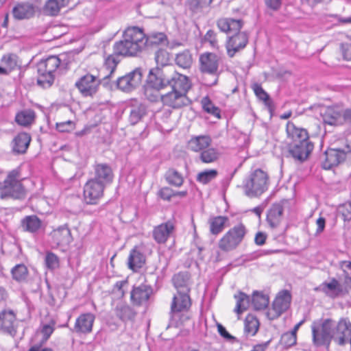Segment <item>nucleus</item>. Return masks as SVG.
<instances>
[{
  "mask_svg": "<svg viewBox=\"0 0 351 351\" xmlns=\"http://www.w3.org/2000/svg\"><path fill=\"white\" fill-rule=\"evenodd\" d=\"M32 137L27 132L19 133L12 141V151L14 154H24L29 146Z\"/></svg>",
  "mask_w": 351,
  "mask_h": 351,
  "instance_id": "obj_25",
  "label": "nucleus"
},
{
  "mask_svg": "<svg viewBox=\"0 0 351 351\" xmlns=\"http://www.w3.org/2000/svg\"><path fill=\"white\" fill-rule=\"evenodd\" d=\"M219 157V152L214 148L205 149L199 154V159L204 163L214 162Z\"/></svg>",
  "mask_w": 351,
  "mask_h": 351,
  "instance_id": "obj_45",
  "label": "nucleus"
},
{
  "mask_svg": "<svg viewBox=\"0 0 351 351\" xmlns=\"http://www.w3.org/2000/svg\"><path fill=\"white\" fill-rule=\"evenodd\" d=\"M91 178L107 186L113 180V172L111 167L106 163L95 165L94 166V175Z\"/></svg>",
  "mask_w": 351,
  "mask_h": 351,
  "instance_id": "obj_23",
  "label": "nucleus"
},
{
  "mask_svg": "<svg viewBox=\"0 0 351 351\" xmlns=\"http://www.w3.org/2000/svg\"><path fill=\"white\" fill-rule=\"evenodd\" d=\"M337 215L344 221L351 220V202H346L338 207Z\"/></svg>",
  "mask_w": 351,
  "mask_h": 351,
  "instance_id": "obj_50",
  "label": "nucleus"
},
{
  "mask_svg": "<svg viewBox=\"0 0 351 351\" xmlns=\"http://www.w3.org/2000/svg\"><path fill=\"white\" fill-rule=\"evenodd\" d=\"M75 128V123L71 121L56 123V130L60 132H69Z\"/></svg>",
  "mask_w": 351,
  "mask_h": 351,
  "instance_id": "obj_56",
  "label": "nucleus"
},
{
  "mask_svg": "<svg viewBox=\"0 0 351 351\" xmlns=\"http://www.w3.org/2000/svg\"><path fill=\"white\" fill-rule=\"evenodd\" d=\"M247 230L243 223H239L230 228L219 241V247L223 252L235 250L243 241Z\"/></svg>",
  "mask_w": 351,
  "mask_h": 351,
  "instance_id": "obj_10",
  "label": "nucleus"
},
{
  "mask_svg": "<svg viewBox=\"0 0 351 351\" xmlns=\"http://www.w3.org/2000/svg\"><path fill=\"white\" fill-rule=\"evenodd\" d=\"M36 112L32 109H25L16 113L15 121L19 125L29 127L34 123Z\"/></svg>",
  "mask_w": 351,
  "mask_h": 351,
  "instance_id": "obj_36",
  "label": "nucleus"
},
{
  "mask_svg": "<svg viewBox=\"0 0 351 351\" xmlns=\"http://www.w3.org/2000/svg\"><path fill=\"white\" fill-rule=\"evenodd\" d=\"M175 61L178 66L182 69H189L193 64L192 54L189 50L185 49L176 55Z\"/></svg>",
  "mask_w": 351,
  "mask_h": 351,
  "instance_id": "obj_42",
  "label": "nucleus"
},
{
  "mask_svg": "<svg viewBox=\"0 0 351 351\" xmlns=\"http://www.w3.org/2000/svg\"><path fill=\"white\" fill-rule=\"evenodd\" d=\"M217 326L219 334L225 339L232 343L238 341L237 338L230 335L223 325L217 324Z\"/></svg>",
  "mask_w": 351,
  "mask_h": 351,
  "instance_id": "obj_57",
  "label": "nucleus"
},
{
  "mask_svg": "<svg viewBox=\"0 0 351 351\" xmlns=\"http://www.w3.org/2000/svg\"><path fill=\"white\" fill-rule=\"evenodd\" d=\"M45 263L47 268L49 270H55L60 267V259L59 257L51 252H47L45 258Z\"/></svg>",
  "mask_w": 351,
  "mask_h": 351,
  "instance_id": "obj_48",
  "label": "nucleus"
},
{
  "mask_svg": "<svg viewBox=\"0 0 351 351\" xmlns=\"http://www.w3.org/2000/svg\"><path fill=\"white\" fill-rule=\"evenodd\" d=\"M202 105L204 110L217 118H220L221 110L215 106L208 97H205L202 99Z\"/></svg>",
  "mask_w": 351,
  "mask_h": 351,
  "instance_id": "obj_47",
  "label": "nucleus"
},
{
  "mask_svg": "<svg viewBox=\"0 0 351 351\" xmlns=\"http://www.w3.org/2000/svg\"><path fill=\"white\" fill-rule=\"evenodd\" d=\"M297 343V335H293L290 332H285L282 335L280 343L285 348H289Z\"/></svg>",
  "mask_w": 351,
  "mask_h": 351,
  "instance_id": "obj_49",
  "label": "nucleus"
},
{
  "mask_svg": "<svg viewBox=\"0 0 351 351\" xmlns=\"http://www.w3.org/2000/svg\"><path fill=\"white\" fill-rule=\"evenodd\" d=\"M216 36L217 34L213 29H209L204 37V41L209 43L212 48H218V42Z\"/></svg>",
  "mask_w": 351,
  "mask_h": 351,
  "instance_id": "obj_55",
  "label": "nucleus"
},
{
  "mask_svg": "<svg viewBox=\"0 0 351 351\" xmlns=\"http://www.w3.org/2000/svg\"><path fill=\"white\" fill-rule=\"evenodd\" d=\"M234 298L237 300L234 311L238 315L246 311L252 303V299L250 298V296L242 291H239L237 294H235Z\"/></svg>",
  "mask_w": 351,
  "mask_h": 351,
  "instance_id": "obj_40",
  "label": "nucleus"
},
{
  "mask_svg": "<svg viewBox=\"0 0 351 351\" xmlns=\"http://www.w3.org/2000/svg\"><path fill=\"white\" fill-rule=\"evenodd\" d=\"M172 84L174 88L184 87L186 75L177 73L172 66H156L149 69L143 89L147 98L154 101L157 97L152 95V90L158 92Z\"/></svg>",
  "mask_w": 351,
  "mask_h": 351,
  "instance_id": "obj_2",
  "label": "nucleus"
},
{
  "mask_svg": "<svg viewBox=\"0 0 351 351\" xmlns=\"http://www.w3.org/2000/svg\"><path fill=\"white\" fill-rule=\"evenodd\" d=\"M159 196L164 200L169 201L174 197V191L169 187H163L158 192Z\"/></svg>",
  "mask_w": 351,
  "mask_h": 351,
  "instance_id": "obj_59",
  "label": "nucleus"
},
{
  "mask_svg": "<svg viewBox=\"0 0 351 351\" xmlns=\"http://www.w3.org/2000/svg\"><path fill=\"white\" fill-rule=\"evenodd\" d=\"M346 158V152L341 149H327L322 157V167L324 169H330L343 162Z\"/></svg>",
  "mask_w": 351,
  "mask_h": 351,
  "instance_id": "obj_20",
  "label": "nucleus"
},
{
  "mask_svg": "<svg viewBox=\"0 0 351 351\" xmlns=\"http://www.w3.org/2000/svg\"><path fill=\"white\" fill-rule=\"evenodd\" d=\"M19 178V173L17 170H12L8 174L0 185L1 199H23L25 198L26 191Z\"/></svg>",
  "mask_w": 351,
  "mask_h": 351,
  "instance_id": "obj_6",
  "label": "nucleus"
},
{
  "mask_svg": "<svg viewBox=\"0 0 351 351\" xmlns=\"http://www.w3.org/2000/svg\"><path fill=\"white\" fill-rule=\"evenodd\" d=\"M167 36L162 32H152L146 35L143 29L138 27L127 28L123 34V39L113 45L114 53L124 57L137 56L145 47L165 45Z\"/></svg>",
  "mask_w": 351,
  "mask_h": 351,
  "instance_id": "obj_1",
  "label": "nucleus"
},
{
  "mask_svg": "<svg viewBox=\"0 0 351 351\" xmlns=\"http://www.w3.org/2000/svg\"><path fill=\"white\" fill-rule=\"evenodd\" d=\"M269 298L263 292L254 291L252 296V304L256 311L263 310L269 305Z\"/></svg>",
  "mask_w": 351,
  "mask_h": 351,
  "instance_id": "obj_39",
  "label": "nucleus"
},
{
  "mask_svg": "<svg viewBox=\"0 0 351 351\" xmlns=\"http://www.w3.org/2000/svg\"><path fill=\"white\" fill-rule=\"evenodd\" d=\"M60 10L58 0H48L44 7L45 13L50 16H56Z\"/></svg>",
  "mask_w": 351,
  "mask_h": 351,
  "instance_id": "obj_51",
  "label": "nucleus"
},
{
  "mask_svg": "<svg viewBox=\"0 0 351 351\" xmlns=\"http://www.w3.org/2000/svg\"><path fill=\"white\" fill-rule=\"evenodd\" d=\"M36 12V7L30 3H17L12 9L13 16L18 20L27 19L32 17Z\"/></svg>",
  "mask_w": 351,
  "mask_h": 351,
  "instance_id": "obj_30",
  "label": "nucleus"
},
{
  "mask_svg": "<svg viewBox=\"0 0 351 351\" xmlns=\"http://www.w3.org/2000/svg\"><path fill=\"white\" fill-rule=\"evenodd\" d=\"M217 25L221 32H232L234 34L237 32H241L240 30L243 25V21L232 18H222L217 21Z\"/></svg>",
  "mask_w": 351,
  "mask_h": 351,
  "instance_id": "obj_29",
  "label": "nucleus"
},
{
  "mask_svg": "<svg viewBox=\"0 0 351 351\" xmlns=\"http://www.w3.org/2000/svg\"><path fill=\"white\" fill-rule=\"evenodd\" d=\"M247 43L248 34L245 32H237L228 36L226 44L228 56L233 58L237 52L246 47Z\"/></svg>",
  "mask_w": 351,
  "mask_h": 351,
  "instance_id": "obj_19",
  "label": "nucleus"
},
{
  "mask_svg": "<svg viewBox=\"0 0 351 351\" xmlns=\"http://www.w3.org/2000/svg\"><path fill=\"white\" fill-rule=\"evenodd\" d=\"M269 186V176L261 169L252 171L243 182L244 193L249 197H256L265 192Z\"/></svg>",
  "mask_w": 351,
  "mask_h": 351,
  "instance_id": "obj_5",
  "label": "nucleus"
},
{
  "mask_svg": "<svg viewBox=\"0 0 351 351\" xmlns=\"http://www.w3.org/2000/svg\"><path fill=\"white\" fill-rule=\"evenodd\" d=\"M95 318V315L90 313L82 314L75 321L74 331L77 333H90L93 330Z\"/></svg>",
  "mask_w": 351,
  "mask_h": 351,
  "instance_id": "obj_26",
  "label": "nucleus"
},
{
  "mask_svg": "<svg viewBox=\"0 0 351 351\" xmlns=\"http://www.w3.org/2000/svg\"><path fill=\"white\" fill-rule=\"evenodd\" d=\"M291 295L288 290L281 291L275 298L271 308L269 309L267 316L270 320L279 317L290 306Z\"/></svg>",
  "mask_w": 351,
  "mask_h": 351,
  "instance_id": "obj_13",
  "label": "nucleus"
},
{
  "mask_svg": "<svg viewBox=\"0 0 351 351\" xmlns=\"http://www.w3.org/2000/svg\"><path fill=\"white\" fill-rule=\"evenodd\" d=\"M155 60L157 64H160L162 66H169L167 65L169 60V53L166 49H158L155 53Z\"/></svg>",
  "mask_w": 351,
  "mask_h": 351,
  "instance_id": "obj_52",
  "label": "nucleus"
},
{
  "mask_svg": "<svg viewBox=\"0 0 351 351\" xmlns=\"http://www.w3.org/2000/svg\"><path fill=\"white\" fill-rule=\"evenodd\" d=\"M56 322L51 320L49 324H44L41 329V332L43 335V339L47 340L54 330V326Z\"/></svg>",
  "mask_w": 351,
  "mask_h": 351,
  "instance_id": "obj_58",
  "label": "nucleus"
},
{
  "mask_svg": "<svg viewBox=\"0 0 351 351\" xmlns=\"http://www.w3.org/2000/svg\"><path fill=\"white\" fill-rule=\"evenodd\" d=\"M147 107L143 104L133 105L131 106L128 118L129 123L134 125L140 122L147 115Z\"/></svg>",
  "mask_w": 351,
  "mask_h": 351,
  "instance_id": "obj_35",
  "label": "nucleus"
},
{
  "mask_svg": "<svg viewBox=\"0 0 351 351\" xmlns=\"http://www.w3.org/2000/svg\"><path fill=\"white\" fill-rule=\"evenodd\" d=\"M319 289L327 296L332 299L344 296L348 293V289L344 287L335 278H330L328 282H322Z\"/></svg>",
  "mask_w": 351,
  "mask_h": 351,
  "instance_id": "obj_21",
  "label": "nucleus"
},
{
  "mask_svg": "<svg viewBox=\"0 0 351 351\" xmlns=\"http://www.w3.org/2000/svg\"><path fill=\"white\" fill-rule=\"evenodd\" d=\"M106 186L90 178L84 186V200L88 204H96L103 197L104 190Z\"/></svg>",
  "mask_w": 351,
  "mask_h": 351,
  "instance_id": "obj_15",
  "label": "nucleus"
},
{
  "mask_svg": "<svg viewBox=\"0 0 351 351\" xmlns=\"http://www.w3.org/2000/svg\"><path fill=\"white\" fill-rule=\"evenodd\" d=\"M146 69L141 67H136L125 75L119 77L115 81L117 89L126 93H132L142 86Z\"/></svg>",
  "mask_w": 351,
  "mask_h": 351,
  "instance_id": "obj_9",
  "label": "nucleus"
},
{
  "mask_svg": "<svg viewBox=\"0 0 351 351\" xmlns=\"http://www.w3.org/2000/svg\"><path fill=\"white\" fill-rule=\"evenodd\" d=\"M165 178L168 184L174 186L179 187L184 182L182 175L173 168L169 169L167 171Z\"/></svg>",
  "mask_w": 351,
  "mask_h": 351,
  "instance_id": "obj_41",
  "label": "nucleus"
},
{
  "mask_svg": "<svg viewBox=\"0 0 351 351\" xmlns=\"http://www.w3.org/2000/svg\"><path fill=\"white\" fill-rule=\"evenodd\" d=\"M341 50L343 58L346 60H351V43H342Z\"/></svg>",
  "mask_w": 351,
  "mask_h": 351,
  "instance_id": "obj_61",
  "label": "nucleus"
},
{
  "mask_svg": "<svg viewBox=\"0 0 351 351\" xmlns=\"http://www.w3.org/2000/svg\"><path fill=\"white\" fill-rule=\"evenodd\" d=\"M314 147L311 141L291 142L288 147L289 153L300 162L305 161L309 156Z\"/></svg>",
  "mask_w": 351,
  "mask_h": 351,
  "instance_id": "obj_18",
  "label": "nucleus"
},
{
  "mask_svg": "<svg viewBox=\"0 0 351 351\" xmlns=\"http://www.w3.org/2000/svg\"><path fill=\"white\" fill-rule=\"evenodd\" d=\"M145 263V256L140 252L136 247L133 248L128 257V267L133 270L136 271L141 268Z\"/></svg>",
  "mask_w": 351,
  "mask_h": 351,
  "instance_id": "obj_33",
  "label": "nucleus"
},
{
  "mask_svg": "<svg viewBox=\"0 0 351 351\" xmlns=\"http://www.w3.org/2000/svg\"><path fill=\"white\" fill-rule=\"evenodd\" d=\"M287 132L288 136L292 138V142L310 141L307 130L297 128L293 123H287Z\"/></svg>",
  "mask_w": 351,
  "mask_h": 351,
  "instance_id": "obj_32",
  "label": "nucleus"
},
{
  "mask_svg": "<svg viewBox=\"0 0 351 351\" xmlns=\"http://www.w3.org/2000/svg\"><path fill=\"white\" fill-rule=\"evenodd\" d=\"M332 322L331 319H326L322 324L321 329L315 324H313L312 337L313 342L316 346H329L332 337Z\"/></svg>",
  "mask_w": 351,
  "mask_h": 351,
  "instance_id": "obj_11",
  "label": "nucleus"
},
{
  "mask_svg": "<svg viewBox=\"0 0 351 351\" xmlns=\"http://www.w3.org/2000/svg\"><path fill=\"white\" fill-rule=\"evenodd\" d=\"M16 56L13 54L5 55L1 58V64L8 70L10 72L14 69L16 65Z\"/></svg>",
  "mask_w": 351,
  "mask_h": 351,
  "instance_id": "obj_53",
  "label": "nucleus"
},
{
  "mask_svg": "<svg viewBox=\"0 0 351 351\" xmlns=\"http://www.w3.org/2000/svg\"><path fill=\"white\" fill-rule=\"evenodd\" d=\"M199 62L201 73L216 77L214 82L210 84L215 85L219 76V56L214 53L205 52L199 56Z\"/></svg>",
  "mask_w": 351,
  "mask_h": 351,
  "instance_id": "obj_12",
  "label": "nucleus"
},
{
  "mask_svg": "<svg viewBox=\"0 0 351 351\" xmlns=\"http://www.w3.org/2000/svg\"><path fill=\"white\" fill-rule=\"evenodd\" d=\"M172 282L177 290V293L174 295L172 300L171 313L187 311L191 305L189 295L192 285L191 274L188 271H180L173 276Z\"/></svg>",
  "mask_w": 351,
  "mask_h": 351,
  "instance_id": "obj_4",
  "label": "nucleus"
},
{
  "mask_svg": "<svg viewBox=\"0 0 351 351\" xmlns=\"http://www.w3.org/2000/svg\"><path fill=\"white\" fill-rule=\"evenodd\" d=\"M259 322L256 318L252 315H247L245 319L244 331L247 334H251L252 336L256 335L258 331Z\"/></svg>",
  "mask_w": 351,
  "mask_h": 351,
  "instance_id": "obj_46",
  "label": "nucleus"
},
{
  "mask_svg": "<svg viewBox=\"0 0 351 351\" xmlns=\"http://www.w3.org/2000/svg\"><path fill=\"white\" fill-rule=\"evenodd\" d=\"M218 176V171L216 169H206L199 172L196 177V180L202 184H208L212 180H215Z\"/></svg>",
  "mask_w": 351,
  "mask_h": 351,
  "instance_id": "obj_43",
  "label": "nucleus"
},
{
  "mask_svg": "<svg viewBox=\"0 0 351 351\" xmlns=\"http://www.w3.org/2000/svg\"><path fill=\"white\" fill-rule=\"evenodd\" d=\"M153 293V289L149 285L141 284L138 286H134L130 291L131 303L136 306H147Z\"/></svg>",
  "mask_w": 351,
  "mask_h": 351,
  "instance_id": "obj_16",
  "label": "nucleus"
},
{
  "mask_svg": "<svg viewBox=\"0 0 351 351\" xmlns=\"http://www.w3.org/2000/svg\"><path fill=\"white\" fill-rule=\"evenodd\" d=\"M228 221V217L225 216L210 217L209 219L210 233L214 235H217L221 233L223 230L226 223Z\"/></svg>",
  "mask_w": 351,
  "mask_h": 351,
  "instance_id": "obj_38",
  "label": "nucleus"
},
{
  "mask_svg": "<svg viewBox=\"0 0 351 351\" xmlns=\"http://www.w3.org/2000/svg\"><path fill=\"white\" fill-rule=\"evenodd\" d=\"M186 4L189 9L193 12H197L204 7L203 2L201 0H187Z\"/></svg>",
  "mask_w": 351,
  "mask_h": 351,
  "instance_id": "obj_60",
  "label": "nucleus"
},
{
  "mask_svg": "<svg viewBox=\"0 0 351 351\" xmlns=\"http://www.w3.org/2000/svg\"><path fill=\"white\" fill-rule=\"evenodd\" d=\"M267 238V235L266 233L263 232H258L254 237V243L256 245L261 246L263 245Z\"/></svg>",
  "mask_w": 351,
  "mask_h": 351,
  "instance_id": "obj_63",
  "label": "nucleus"
},
{
  "mask_svg": "<svg viewBox=\"0 0 351 351\" xmlns=\"http://www.w3.org/2000/svg\"><path fill=\"white\" fill-rule=\"evenodd\" d=\"M11 274L14 280L22 282L28 276V269L24 264H18L11 269Z\"/></svg>",
  "mask_w": 351,
  "mask_h": 351,
  "instance_id": "obj_44",
  "label": "nucleus"
},
{
  "mask_svg": "<svg viewBox=\"0 0 351 351\" xmlns=\"http://www.w3.org/2000/svg\"><path fill=\"white\" fill-rule=\"evenodd\" d=\"M21 226L24 232L32 234H38L44 230L43 221L36 215H27L21 221Z\"/></svg>",
  "mask_w": 351,
  "mask_h": 351,
  "instance_id": "obj_22",
  "label": "nucleus"
},
{
  "mask_svg": "<svg viewBox=\"0 0 351 351\" xmlns=\"http://www.w3.org/2000/svg\"><path fill=\"white\" fill-rule=\"evenodd\" d=\"M263 102L265 106L267 107V110H269L271 117L273 116L276 108L272 99L269 97L268 99L264 100Z\"/></svg>",
  "mask_w": 351,
  "mask_h": 351,
  "instance_id": "obj_64",
  "label": "nucleus"
},
{
  "mask_svg": "<svg viewBox=\"0 0 351 351\" xmlns=\"http://www.w3.org/2000/svg\"><path fill=\"white\" fill-rule=\"evenodd\" d=\"M252 88L258 99L263 101L270 97L261 85L258 83L254 84Z\"/></svg>",
  "mask_w": 351,
  "mask_h": 351,
  "instance_id": "obj_54",
  "label": "nucleus"
},
{
  "mask_svg": "<svg viewBox=\"0 0 351 351\" xmlns=\"http://www.w3.org/2000/svg\"><path fill=\"white\" fill-rule=\"evenodd\" d=\"M175 226L171 221H168L154 228L152 234L155 241L159 244L165 243L174 230Z\"/></svg>",
  "mask_w": 351,
  "mask_h": 351,
  "instance_id": "obj_27",
  "label": "nucleus"
},
{
  "mask_svg": "<svg viewBox=\"0 0 351 351\" xmlns=\"http://www.w3.org/2000/svg\"><path fill=\"white\" fill-rule=\"evenodd\" d=\"M265 4L269 9L278 11L282 5V0H264Z\"/></svg>",
  "mask_w": 351,
  "mask_h": 351,
  "instance_id": "obj_62",
  "label": "nucleus"
},
{
  "mask_svg": "<svg viewBox=\"0 0 351 351\" xmlns=\"http://www.w3.org/2000/svg\"><path fill=\"white\" fill-rule=\"evenodd\" d=\"M284 207L281 202L271 205L267 213V222L271 228H277L282 219Z\"/></svg>",
  "mask_w": 351,
  "mask_h": 351,
  "instance_id": "obj_28",
  "label": "nucleus"
},
{
  "mask_svg": "<svg viewBox=\"0 0 351 351\" xmlns=\"http://www.w3.org/2000/svg\"><path fill=\"white\" fill-rule=\"evenodd\" d=\"M321 116L324 123L336 125L339 124L341 114L340 111L333 107H327L322 110Z\"/></svg>",
  "mask_w": 351,
  "mask_h": 351,
  "instance_id": "obj_34",
  "label": "nucleus"
},
{
  "mask_svg": "<svg viewBox=\"0 0 351 351\" xmlns=\"http://www.w3.org/2000/svg\"><path fill=\"white\" fill-rule=\"evenodd\" d=\"M51 242L56 247H66L73 242L71 230L66 224L60 226L49 233Z\"/></svg>",
  "mask_w": 351,
  "mask_h": 351,
  "instance_id": "obj_17",
  "label": "nucleus"
},
{
  "mask_svg": "<svg viewBox=\"0 0 351 351\" xmlns=\"http://www.w3.org/2000/svg\"><path fill=\"white\" fill-rule=\"evenodd\" d=\"M61 60L56 56H51L37 64V84L43 88H48L54 82L53 73L59 67Z\"/></svg>",
  "mask_w": 351,
  "mask_h": 351,
  "instance_id": "obj_7",
  "label": "nucleus"
},
{
  "mask_svg": "<svg viewBox=\"0 0 351 351\" xmlns=\"http://www.w3.org/2000/svg\"><path fill=\"white\" fill-rule=\"evenodd\" d=\"M351 335V322L348 317H341L335 326H332V340L339 346L348 344Z\"/></svg>",
  "mask_w": 351,
  "mask_h": 351,
  "instance_id": "obj_14",
  "label": "nucleus"
},
{
  "mask_svg": "<svg viewBox=\"0 0 351 351\" xmlns=\"http://www.w3.org/2000/svg\"><path fill=\"white\" fill-rule=\"evenodd\" d=\"M119 62V60L117 59L116 55L109 56L105 61V66L109 71V73L107 75L103 77V79H100L97 76L86 73L75 82V88L83 97H93L97 93L101 84H103L104 86L108 84L107 80L114 72Z\"/></svg>",
  "mask_w": 351,
  "mask_h": 351,
  "instance_id": "obj_3",
  "label": "nucleus"
},
{
  "mask_svg": "<svg viewBox=\"0 0 351 351\" xmlns=\"http://www.w3.org/2000/svg\"><path fill=\"white\" fill-rule=\"evenodd\" d=\"M169 88H171V91L160 95L161 101L165 106L173 109H178L189 104L186 93L191 88V83L188 77L186 76V86L184 87L174 88V85L172 84Z\"/></svg>",
  "mask_w": 351,
  "mask_h": 351,
  "instance_id": "obj_8",
  "label": "nucleus"
},
{
  "mask_svg": "<svg viewBox=\"0 0 351 351\" xmlns=\"http://www.w3.org/2000/svg\"><path fill=\"white\" fill-rule=\"evenodd\" d=\"M114 312L115 315L123 322H133L136 315V312L132 307L122 302L116 305Z\"/></svg>",
  "mask_w": 351,
  "mask_h": 351,
  "instance_id": "obj_31",
  "label": "nucleus"
},
{
  "mask_svg": "<svg viewBox=\"0 0 351 351\" xmlns=\"http://www.w3.org/2000/svg\"><path fill=\"white\" fill-rule=\"evenodd\" d=\"M16 321V315L12 310H2L0 312V331L14 336L16 330L14 323Z\"/></svg>",
  "mask_w": 351,
  "mask_h": 351,
  "instance_id": "obj_24",
  "label": "nucleus"
},
{
  "mask_svg": "<svg viewBox=\"0 0 351 351\" xmlns=\"http://www.w3.org/2000/svg\"><path fill=\"white\" fill-rule=\"evenodd\" d=\"M211 143V138L209 136H198L192 138L189 141V147L194 152H199L206 149Z\"/></svg>",
  "mask_w": 351,
  "mask_h": 351,
  "instance_id": "obj_37",
  "label": "nucleus"
}]
</instances>
